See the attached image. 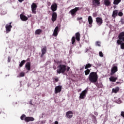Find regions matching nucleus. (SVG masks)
<instances>
[{
  "instance_id": "nucleus-1",
  "label": "nucleus",
  "mask_w": 124,
  "mask_h": 124,
  "mask_svg": "<svg viewBox=\"0 0 124 124\" xmlns=\"http://www.w3.org/2000/svg\"><path fill=\"white\" fill-rule=\"evenodd\" d=\"M88 79L91 83H96L98 79L97 73L94 72L90 73L88 77Z\"/></svg>"
},
{
  "instance_id": "nucleus-2",
  "label": "nucleus",
  "mask_w": 124,
  "mask_h": 124,
  "mask_svg": "<svg viewBox=\"0 0 124 124\" xmlns=\"http://www.w3.org/2000/svg\"><path fill=\"white\" fill-rule=\"evenodd\" d=\"M66 71V65L60 64L57 66V72L58 74H64V73Z\"/></svg>"
},
{
  "instance_id": "nucleus-3",
  "label": "nucleus",
  "mask_w": 124,
  "mask_h": 124,
  "mask_svg": "<svg viewBox=\"0 0 124 124\" xmlns=\"http://www.w3.org/2000/svg\"><path fill=\"white\" fill-rule=\"evenodd\" d=\"M118 40H117L118 45H122L123 41L124 42V31H122L119 33L118 36Z\"/></svg>"
},
{
  "instance_id": "nucleus-4",
  "label": "nucleus",
  "mask_w": 124,
  "mask_h": 124,
  "mask_svg": "<svg viewBox=\"0 0 124 124\" xmlns=\"http://www.w3.org/2000/svg\"><path fill=\"white\" fill-rule=\"evenodd\" d=\"M87 93H88V90L86 89L83 91L81 92V93L80 94L79 98L80 99H85V98H86V95Z\"/></svg>"
},
{
  "instance_id": "nucleus-5",
  "label": "nucleus",
  "mask_w": 124,
  "mask_h": 124,
  "mask_svg": "<svg viewBox=\"0 0 124 124\" xmlns=\"http://www.w3.org/2000/svg\"><path fill=\"white\" fill-rule=\"evenodd\" d=\"M92 6L93 7H96L100 5V0H92Z\"/></svg>"
},
{
  "instance_id": "nucleus-6",
  "label": "nucleus",
  "mask_w": 124,
  "mask_h": 124,
  "mask_svg": "<svg viewBox=\"0 0 124 124\" xmlns=\"http://www.w3.org/2000/svg\"><path fill=\"white\" fill-rule=\"evenodd\" d=\"M31 8L32 10V12L33 14H35L36 13V9L37 8V5L35 3H32L31 5Z\"/></svg>"
},
{
  "instance_id": "nucleus-7",
  "label": "nucleus",
  "mask_w": 124,
  "mask_h": 124,
  "mask_svg": "<svg viewBox=\"0 0 124 124\" xmlns=\"http://www.w3.org/2000/svg\"><path fill=\"white\" fill-rule=\"evenodd\" d=\"M79 9V7H76L75 8L70 10L69 12L71 13L72 16H75L76 15V12H77Z\"/></svg>"
},
{
  "instance_id": "nucleus-8",
  "label": "nucleus",
  "mask_w": 124,
  "mask_h": 124,
  "mask_svg": "<svg viewBox=\"0 0 124 124\" xmlns=\"http://www.w3.org/2000/svg\"><path fill=\"white\" fill-rule=\"evenodd\" d=\"M96 22L98 26H101V25L103 24V20L101 17H96Z\"/></svg>"
},
{
  "instance_id": "nucleus-9",
  "label": "nucleus",
  "mask_w": 124,
  "mask_h": 124,
  "mask_svg": "<svg viewBox=\"0 0 124 124\" xmlns=\"http://www.w3.org/2000/svg\"><path fill=\"white\" fill-rule=\"evenodd\" d=\"M62 86L61 85H58L57 86H56L55 88V93H56V94H57V93H61V92H62Z\"/></svg>"
},
{
  "instance_id": "nucleus-10",
  "label": "nucleus",
  "mask_w": 124,
  "mask_h": 124,
  "mask_svg": "<svg viewBox=\"0 0 124 124\" xmlns=\"http://www.w3.org/2000/svg\"><path fill=\"white\" fill-rule=\"evenodd\" d=\"M41 52L42 54L40 56V57L43 58V57H44V55H45V54H46V53L47 52V46H44V47L41 49Z\"/></svg>"
},
{
  "instance_id": "nucleus-11",
  "label": "nucleus",
  "mask_w": 124,
  "mask_h": 124,
  "mask_svg": "<svg viewBox=\"0 0 124 124\" xmlns=\"http://www.w3.org/2000/svg\"><path fill=\"white\" fill-rule=\"evenodd\" d=\"M12 24V22L9 23L8 24H6L5 26L6 30L7 32H9V31H11V29L12 28V26L11 24Z\"/></svg>"
},
{
  "instance_id": "nucleus-12",
  "label": "nucleus",
  "mask_w": 124,
  "mask_h": 124,
  "mask_svg": "<svg viewBox=\"0 0 124 124\" xmlns=\"http://www.w3.org/2000/svg\"><path fill=\"white\" fill-rule=\"evenodd\" d=\"M117 71H118V67L117 66H114L111 69L110 75H114Z\"/></svg>"
},
{
  "instance_id": "nucleus-13",
  "label": "nucleus",
  "mask_w": 124,
  "mask_h": 124,
  "mask_svg": "<svg viewBox=\"0 0 124 124\" xmlns=\"http://www.w3.org/2000/svg\"><path fill=\"white\" fill-rule=\"evenodd\" d=\"M57 17H58V15L57 14V13L55 12H53L52 14L51 21L52 22H55V21L57 20Z\"/></svg>"
},
{
  "instance_id": "nucleus-14",
  "label": "nucleus",
  "mask_w": 124,
  "mask_h": 124,
  "mask_svg": "<svg viewBox=\"0 0 124 124\" xmlns=\"http://www.w3.org/2000/svg\"><path fill=\"white\" fill-rule=\"evenodd\" d=\"M57 8H58V5L56 3H54L51 6V9L53 12H55V11H57Z\"/></svg>"
},
{
  "instance_id": "nucleus-15",
  "label": "nucleus",
  "mask_w": 124,
  "mask_h": 124,
  "mask_svg": "<svg viewBox=\"0 0 124 124\" xmlns=\"http://www.w3.org/2000/svg\"><path fill=\"white\" fill-rule=\"evenodd\" d=\"M24 121L26 123H29V122H33V121H34V118L32 117H26L24 119Z\"/></svg>"
},
{
  "instance_id": "nucleus-16",
  "label": "nucleus",
  "mask_w": 124,
  "mask_h": 124,
  "mask_svg": "<svg viewBox=\"0 0 124 124\" xmlns=\"http://www.w3.org/2000/svg\"><path fill=\"white\" fill-rule=\"evenodd\" d=\"M66 116L68 119H71L73 117V112L71 111H68L66 113Z\"/></svg>"
},
{
  "instance_id": "nucleus-17",
  "label": "nucleus",
  "mask_w": 124,
  "mask_h": 124,
  "mask_svg": "<svg viewBox=\"0 0 124 124\" xmlns=\"http://www.w3.org/2000/svg\"><path fill=\"white\" fill-rule=\"evenodd\" d=\"M59 34V26H56L54 30L53 35L57 36Z\"/></svg>"
},
{
  "instance_id": "nucleus-18",
  "label": "nucleus",
  "mask_w": 124,
  "mask_h": 124,
  "mask_svg": "<svg viewBox=\"0 0 124 124\" xmlns=\"http://www.w3.org/2000/svg\"><path fill=\"white\" fill-rule=\"evenodd\" d=\"M20 19L22 20V21H25L28 20V17L26 16L20 14Z\"/></svg>"
},
{
  "instance_id": "nucleus-19",
  "label": "nucleus",
  "mask_w": 124,
  "mask_h": 124,
  "mask_svg": "<svg viewBox=\"0 0 124 124\" xmlns=\"http://www.w3.org/2000/svg\"><path fill=\"white\" fill-rule=\"evenodd\" d=\"M25 68L27 70L30 71L31 70V62H27L25 64Z\"/></svg>"
},
{
  "instance_id": "nucleus-20",
  "label": "nucleus",
  "mask_w": 124,
  "mask_h": 124,
  "mask_svg": "<svg viewBox=\"0 0 124 124\" xmlns=\"http://www.w3.org/2000/svg\"><path fill=\"white\" fill-rule=\"evenodd\" d=\"M75 36L76 40H77V41H80V37L81 36L80 33L79 32L76 33Z\"/></svg>"
},
{
  "instance_id": "nucleus-21",
  "label": "nucleus",
  "mask_w": 124,
  "mask_h": 124,
  "mask_svg": "<svg viewBox=\"0 0 124 124\" xmlns=\"http://www.w3.org/2000/svg\"><path fill=\"white\" fill-rule=\"evenodd\" d=\"M88 23L89 25L92 26V25H93V17H92V16H89L88 17Z\"/></svg>"
},
{
  "instance_id": "nucleus-22",
  "label": "nucleus",
  "mask_w": 124,
  "mask_h": 124,
  "mask_svg": "<svg viewBox=\"0 0 124 124\" xmlns=\"http://www.w3.org/2000/svg\"><path fill=\"white\" fill-rule=\"evenodd\" d=\"M120 91V88L119 87H116L115 88H113L112 90V92L114 93H117L118 92Z\"/></svg>"
},
{
  "instance_id": "nucleus-23",
  "label": "nucleus",
  "mask_w": 124,
  "mask_h": 124,
  "mask_svg": "<svg viewBox=\"0 0 124 124\" xmlns=\"http://www.w3.org/2000/svg\"><path fill=\"white\" fill-rule=\"evenodd\" d=\"M104 4L106 6H109L111 4V2L109 0H104Z\"/></svg>"
},
{
  "instance_id": "nucleus-24",
  "label": "nucleus",
  "mask_w": 124,
  "mask_h": 124,
  "mask_svg": "<svg viewBox=\"0 0 124 124\" xmlns=\"http://www.w3.org/2000/svg\"><path fill=\"white\" fill-rule=\"evenodd\" d=\"M109 79L111 82H116V81H117V79H118V78L111 77L110 78H109Z\"/></svg>"
},
{
  "instance_id": "nucleus-25",
  "label": "nucleus",
  "mask_w": 124,
  "mask_h": 124,
  "mask_svg": "<svg viewBox=\"0 0 124 124\" xmlns=\"http://www.w3.org/2000/svg\"><path fill=\"white\" fill-rule=\"evenodd\" d=\"M112 17L115 18L116 16H118V10H114L113 11Z\"/></svg>"
},
{
  "instance_id": "nucleus-26",
  "label": "nucleus",
  "mask_w": 124,
  "mask_h": 124,
  "mask_svg": "<svg viewBox=\"0 0 124 124\" xmlns=\"http://www.w3.org/2000/svg\"><path fill=\"white\" fill-rule=\"evenodd\" d=\"M122 1V0H114L113 4L118 5L120 2Z\"/></svg>"
},
{
  "instance_id": "nucleus-27",
  "label": "nucleus",
  "mask_w": 124,
  "mask_h": 124,
  "mask_svg": "<svg viewBox=\"0 0 124 124\" xmlns=\"http://www.w3.org/2000/svg\"><path fill=\"white\" fill-rule=\"evenodd\" d=\"M41 32H42V30L41 29H38L35 31V34L39 35V34H40V33H41Z\"/></svg>"
},
{
  "instance_id": "nucleus-28",
  "label": "nucleus",
  "mask_w": 124,
  "mask_h": 124,
  "mask_svg": "<svg viewBox=\"0 0 124 124\" xmlns=\"http://www.w3.org/2000/svg\"><path fill=\"white\" fill-rule=\"evenodd\" d=\"M92 66V65L91 63L86 64L85 66V69H89L88 68H91Z\"/></svg>"
},
{
  "instance_id": "nucleus-29",
  "label": "nucleus",
  "mask_w": 124,
  "mask_h": 124,
  "mask_svg": "<svg viewBox=\"0 0 124 124\" xmlns=\"http://www.w3.org/2000/svg\"><path fill=\"white\" fill-rule=\"evenodd\" d=\"M91 72V70L87 69L84 71L85 75L87 76V75H89V74H90V73Z\"/></svg>"
},
{
  "instance_id": "nucleus-30",
  "label": "nucleus",
  "mask_w": 124,
  "mask_h": 124,
  "mask_svg": "<svg viewBox=\"0 0 124 124\" xmlns=\"http://www.w3.org/2000/svg\"><path fill=\"white\" fill-rule=\"evenodd\" d=\"M75 39H76L75 36H73L71 39L72 44L73 45H74V44L75 43V41H76V40Z\"/></svg>"
},
{
  "instance_id": "nucleus-31",
  "label": "nucleus",
  "mask_w": 124,
  "mask_h": 124,
  "mask_svg": "<svg viewBox=\"0 0 124 124\" xmlns=\"http://www.w3.org/2000/svg\"><path fill=\"white\" fill-rule=\"evenodd\" d=\"M26 63V61L23 60L19 64V67H22L23 65L25 64Z\"/></svg>"
},
{
  "instance_id": "nucleus-32",
  "label": "nucleus",
  "mask_w": 124,
  "mask_h": 124,
  "mask_svg": "<svg viewBox=\"0 0 124 124\" xmlns=\"http://www.w3.org/2000/svg\"><path fill=\"white\" fill-rule=\"evenodd\" d=\"M54 62H55V63H57V64H62V61L60 60V61H56V60H54Z\"/></svg>"
},
{
  "instance_id": "nucleus-33",
  "label": "nucleus",
  "mask_w": 124,
  "mask_h": 124,
  "mask_svg": "<svg viewBox=\"0 0 124 124\" xmlns=\"http://www.w3.org/2000/svg\"><path fill=\"white\" fill-rule=\"evenodd\" d=\"M97 87L98 88H103V85L102 84V83L100 82L97 84Z\"/></svg>"
},
{
  "instance_id": "nucleus-34",
  "label": "nucleus",
  "mask_w": 124,
  "mask_h": 124,
  "mask_svg": "<svg viewBox=\"0 0 124 124\" xmlns=\"http://www.w3.org/2000/svg\"><path fill=\"white\" fill-rule=\"evenodd\" d=\"M27 118L26 117V115L23 114L21 117H20V119L23 121L24 120V118Z\"/></svg>"
},
{
  "instance_id": "nucleus-35",
  "label": "nucleus",
  "mask_w": 124,
  "mask_h": 124,
  "mask_svg": "<svg viewBox=\"0 0 124 124\" xmlns=\"http://www.w3.org/2000/svg\"><path fill=\"white\" fill-rule=\"evenodd\" d=\"M99 56L100 57H101V58H103L104 56H103V53H102V51H100L99 52Z\"/></svg>"
},
{
  "instance_id": "nucleus-36",
  "label": "nucleus",
  "mask_w": 124,
  "mask_h": 124,
  "mask_svg": "<svg viewBox=\"0 0 124 124\" xmlns=\"http://www.w3.org/2000/svg\"><path fill=\"white\" fill-rule=\"evenodd\" d=\"M20 77H24L25 76V73L24 72H21L19 74Z\"/></svg>"
},
{
  "instance_id": "nucleus-37",
  "label": "nucleus",
  "mask_w": 124,
  "mask_h": 124,
  "mask_svg": "<svg viewBox=\"0 0 124 124\" xmlns=\"http://www.w3.org/2000/svg\"><path fill=\"white\" fill-rule=\"evenodd\" d=\"M120 22L122 25H124V18H121L120 20Z\"/></svg>"
},
{
  "instance_id": "nucleus-38",
  "label": "nucleus",
  "mask_w": 124,
  "mask_h": 124,
  "mask_svg": "<svg viewBox=\"0 0 124 124\" xmlns=\"http://www.w3.org/2000/svg\"><path fill=\"white\" fill-rule=\"evenodd\" d=\"M123 15H124V14H123V12H120L118 13V16H120V17H122V16H123Z\"/></svg>"
},
{
  "instance_id": "nucleus-39",
  "label": "nucleus",
  "mask_w": 124,
  "mask_h": 124,
  "mask_svg": "<svg viewBox=\"0 0 124 124\" xmlns=\"http://www.w3.org/2000/svg\"><path fill=\"white\" fill-rule=\"evenodd\" d=\"M93 17H97V13H93Z\"/></svg>"
},
{
  "instance_id": "nucleus-40",
  "label": "nucleus",
  "mask_w": 124,
  "mask_h": 124,
  "mask_svg": "<svg viewBox=\"0 0 124 124\" xmlns=\"http://www.w3.org/2000/svg\"><path fill=\"white\" fill-rule=\"evenodd\" d=\"M121 48L122 49H124V43H123L121 45Z\"/></svg>"
},
{
  "instance_id": "nucleus-41",
  "label": "nucleus",
  "mask_w": 124,
  "mask_h": 124,
  "mask_svg": "<svg viewBox=\"0 0 124 124\" xmlns=\"http://www.w3.org/2000/svg\"><path fill=\"white\" fill-rule=\"evenodd\" d=\"M96 46H100V42H96Z\"/></svg>"
},
{
  "instance_id": "nucleus-42",
  "label": "nucleus",
  "mask_w": 124,
  "mask_h": 124,
  "mask_svg": "<svg viewBox=\"0 0 124 124\" xmlns=\"http://www.w3.org/2000/svg\"><path fill=\"white\" fill-rule=\"evenodd\" d=\"M10 61H11V58L9 56L8 58V62H10Z\"/></svg>"
},
{
  "instance_id": "nucleus-43",
  "label": "nucleus",
  "mask_w": 124,
  "mask_h": 124,
  "mask_svg": "<svg viewBox=\"0 0 124 124\" xmlns=\"http://www.w3.org/2000/svg\"><path fill=\"white\" fill-rule=\"evenodd\" d=\"M54 80H55V82H58L59 81V78H55Z\"/></svg>"
},
{
  "instance_id": "nucleus-44",
  "label": "nucleus",
  "mask_w": 124,
  "mask_h": 124,
  "mask_svg": "<svg viewBox=\"0 0 124 124\" xmlns=\"http://www.w3.org/2000/svg\"><path fill=\"white\" fill-rule=\"evenodd\" d=\"M69 69H70V67H67V71H69Z\"/></svg>"
},
{
  "instance_id": "nucleus-45",
  "label": "nucleus",
  "mask_w": 124,
  "mask_h": 124,
  "mask_svg": "<svg viewBox=\"0 0 124 124\" xmlns=\"http://www.w3.org/2000/svg\"><path fill=\"white\" fill-rule=\"evenodd\" d=\"M82 19H83L82 17H78V20H82Z\"/></svg>"
},
{
  "instance_id": "nucleus-46",
  "label": "nucleus",
  "mask_w": 124,
  "mask_h": 124,
  "mask_svg": "<svg viewBox=\"0 0 124 124\" xmlns=\"http://www.w3.org/2000/svg\"><path fill=\"white\" fill-rule=\"evenodd\" d=\"M54 124H59V122H58V121H55V122H54Z\"/></svg>"
},
{
  "instance_id": "nucleus-47",
  "label": "nucleus",
  "mask_w": 124,
  "mask_h": 124,
  "mask_svg": "<svg viewBox=\"0 0 124 124\" xmlns=\"http://www.w3.org/2000/svg\"><path fill=\"white\" fill-rule=\"evenodd\" d=\"M18 1L19 2H23V1H24V0H18Z\"/></svg>"
},
{
  "instance_id": "nucleus-48",
  "label": "nucleus",
  "mask_w": 124,
  "mask_h": 124,
  "mask_svg": "<svg viewBox=\"0 0 124 124\" xmlns=\"http://www.w3.org/2000/svg\"><path fill=\"white\" fill-rule=\"evenodd\" d=\"M117 84H120V82H117Z\"/></svg>"
},
{
  "instance_id": "nucleus-49",
  "label": "nucleus",
  "mask_w": 124,
  "mask_h": 124,
  "mask_svg": "<svg viewBox=\"0 0 124 124\" xmlns=\"http://www.w3.org/2000/svg\"><path fill=\"white\" fill-rule=\"evenodd\" d=\"M81 90V89H79V92H80Z\"/></svg>"
},
{
  "instance_id": "nucleus-50",
  "label": "nucleus",
  "mask_w": 124,
  "mask_h": 124,
  "mask_svg": "<svg viewBox=\"0 0 124 124\" xmlns=\"http://www.w3.org/2000/svg\"><path fill=\"white\" fill-rule=\"evenodd\" d=\"M49 4H51V3L49 2Z\"/></svg>"
}]
</instances>
